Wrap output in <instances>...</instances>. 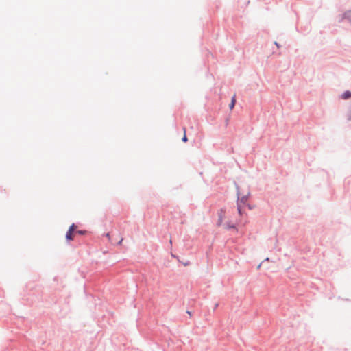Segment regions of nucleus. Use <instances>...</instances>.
<instances>
[{
	"label": "nucleus",
	"mask_w": 351,
	"mask_h": 351,
	"mask_svg": "<svg viewBox=\"0 0 351 351\" xmlns=\"http://www.w3.org/2000/svg\"><path fill=\"white\" fill-rule=\"evenodd\" d=\"M75 228H76L75 225V224H72V225L70 226V228H69V231H71V232H73L75 231Z\"/></svg>",
	"instance_id": "nucleus-8"
},
{
	"label": "nucleus",
	"mask_w": 351,
	"mask_h": 351,
	"mask_svg": "<svg viewBox=\"0 0 351 351\" xmlns=\"http://www.w3.org/2000/svg\"><path fill=\"white\" fill-rule=\"evenodd\" d=\"M247 197L246 195L241 196L239 192H238V200H237V212L240 217L239 219H237L234 221L228 219V221L225 223L226 228L227 229L235 228L237 225H239L243 222V207L245 204Z\"/></svg>",
	"instance_id": "nucleus-1"
},
{
	"label": "nucleus",
	"mask_w": 351,
	"mask_h": 351,
	"mask_svg": "<svg viewBox=\"0 0 351 351\" xmlns=\"http://www.w3.org/2000/svg\"><path fill=\"white\" fill-rule=\"evenodd\" d=\"M351 97V92L346 91L341 96L343 99H348Z\"/></svg>",
	"instance_id": "nucleus-3"
},
{
	"label": "nucleus",
	"mask_w": 351,
	"mask_h": 351,
	"mask_svg": "<svg viewBox=\"0 0 351 351\" xmlns=\"http://www.w3.org/2000/svg\"><path fill=\"white\" fill-rule=\"evenodd\" d=\"M275 45H277V47H279V46H278V45L277 44V43H276V42L275 43Z\"/></svg>",
	"instance_id": "nucleus-10"
},
{
	"label": "nucleus",
	"mask_w": 351,
	"mask_h": 351,
	"mask_svg": "<svg viewBox=\"0 0 351 351\" xmlns=\"http://www.w3.org/2000/svg\"><path fill=\"white\" fill-rule=\"evenodd\" d=\"M346 117L348 121H351V106L348 109Z\"/></svg>",
	"instance_id": "nucleus-5"
},
{
	"label": "nucleus",
	"mask_w": 351,
	"mask_h": 351,
	"mask_svg": "<svg viewBox=\"0 0 351 351\" xmlns=\"http://www.w3.org/2000/svg\"><path fill=\"white\" fill-rule=\"evenodd\" d=\"M226 210L225 208H221L219 213V219L217 221V226H220L222 225L223 220L226 219Z\"/></svg>",
	"instance_id": "nucleus-2"
},
{
	"label": "nucleus",
	"mask_w": 351,
	"mask_h": 351,
	"mask_svg": "<svg viewBox=\"0 0 351 351\" xmlns=\"http://www.w3.org/2000/svg\"><path fill=\"white\" fill-rule=\"evenodd\" d=\"M77 232H78L79 234H84V232H83V231H78Z\"/></svg>",
	"instance_id": "nucleus-9"
},
{
	"label": "nucleus",
	"mask_w": 351,
	"mask_h": 351,
	"mask_svg": "<svg viewBox=\"0 0 351 351\" xmlns=\"http://www.w3.org/2000/svg\"><path fill=\"white\" fill-rule=\"evenodd\" d=\"M183 130H184V136L182 137V141L186 142L188 141V139H187V137L186 135V128H184Z\"/></svg>",
	"instance_id": "nucleus-7"
},
{
	"label": "nucleus",
	"mask_w": 351,
	"mask_h": 351,
	"mask_svg": "<svg viewBox=\"0 0 351 351\" xmlns=\"http://www.w3.org/2000/svg\"><path fill=\"white\" fill-rule=\"evenodd\" d=\"M235 103H236V96L234 95L232 98L231 103L230 104V110L233 109V108L234 107Z\"/></svg>",
	"instance_id": "nucleus-4"
},
{
	"label": "nucleus",
	"mask_w": 351,
	"mask_h": 351,
	"mask_svg": "<svg viewBox=\"0 0 351 351\" xmlns=\"http://www.w3.org/2000/svg\"><path fill=\"white\" fill-rule=\"evenodd\" d=\"M66 238L69 241L73 240V232L68 230V232L66 234Z\"/></svg>",
	"instance_id": "nucleus-6"
}]
</instances>
